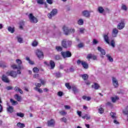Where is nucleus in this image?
Wrapping results in <instances>:
<instances>
[{
    "label": "nucleus",
    "mask_w": 128,
    "mask_h": 128,
    "mask_svg": "<svg viewBox=\"0 0 128 128\" xmlns=\"http://www.w3.org/2000/svg\"><path fill=\"white\" fill-rule=\"evenodd\" d=\"M82 98L84 100H86L88 101H89L90 100H92V98L90 97H88L86 96H83Z\"/></svg>",
    "instance_id": "nucleus-33"
},
{
    "label": "nucleus",
    "mask_w": 128,
    "mask_h": 128,
    "mask_svg": "<svg viewBox=\"0 0 128 128\" xmlns=\"http://www.w3.org/2000/svg\"><path fill=\"white\" fill-rule=\"evenodd\" d=\"M60 56L56 55L54 56V60H60Z\"/></svg>",
    "instance_id": "nucleus-46"
},
{
    "label": "nucleus",
    "mask_w": 128,
    "mask_h": 128,
    "mask_svg": "<svg viewBox=\"0 0 128 128\" xmlns=\"http://www.w3.org/2000/svg\"><path fill=\"white\" fill-rule=\"evenodd\" d=\"M108 60H109V62H114V58H112V56L110 54H107L106 56Z\"/></svg>",
    "instance_id": "nucleus-26"
},
{
    "label": "nucleus",
    "mask_w": 128,
    "mask_h": 128,
    "mask_svg": "<svg viewBox=\"0 0 128 128\" xmlns=\"http://www.w3.org/2000/svg\"><path fill=\"white\" fill-rule=\"evenodd\" d=\"M112 80L114 86L115 88H118V82L116 78L114 77H112Z\"/></svg>",
    "instance_id": "nucleus-10"
},
{
    "label": "nucleus",
    "mask_w": 128,
    "mask_h": 128,
    "mask_svg": "<svg viewBox=\"0 0 128 128\" xmlns=\"http://www.w3.org/2000/svg\"><path fill=\"white\" fill-rule=\"evenodd\" d=\"M72 44V42L70 40L66 41V39H64L62 42V46L64 48H68Z\"/></svg>",
    "instance_id": "nucleus-1"
},
{
    "label": "nucleus",
    "mask_w": 128,
    "mask_h": 128,
    "mask_svg": "<svg viewBox=\"0 0 128 128\" xmlns=\"http://www.w3.org/2000/svg\"><path fill=\"white\" fill-rule=\"evenodd\" d=\"M74 72V69L73 68H70V70L68 69L66 72Z\"/></svg>",
    "instance_id": "nucleus-41"
},
{
    "label": "nucleus",
    "mask_w": 128,
    "mask_h": 128,
    "mask_svg": "<svg viewBox=\"0 0 128 128\" xmlns=\"http://www.w3.org/2000/svg\"><path fill=\"white\" fill-rule=\"evenodd\" d=\"M16 62L18 64V68H22V60L20 59L16 60Z\"/></svg>",
    "instance_id": "nucleus-17"
},
{
    "label": "nucleus",
    "mask_w": 128,
    "mask_h": 128,
    "mask_svg": "<svg viewBox=\"0 0 128 128\" xmlns=\"http://www.w3.org/2000/svg\"><path fill=\"white\" fill-rule=\"evenodd\" d=\"M34 90H37V92H40V94H42V92H44V91L41 88H34Z\"/></svg>",
    "instance_id": "nucleus-32"
},
{
    "label": "nucleus",
    "mask_w": 128,
    "mask_h": 128,
    "mask_svg": "<svg viewBox=\"0 0 128 128\" xmlns=\"http://www.w3.org/2000/svg\"><path fill=\"white\" fill-rule=\"evenodd\" d=\"M122 113L125 116H128V109H126H126L124 110H122Z\"/></svg>",
    "instance_id": "nucleus-38"
},
{
    "label": "nucleus",
    "mask_w": 128,
    "mask_h": 128,
    "mask_svg": "<svg viewBox=\"0 0 128 128\" xmlns=\"http://www.w3.org/2000/svg\"><path fill=\"white\" fill-rule=\"evenodd\" d=\"M98 12L100 14H102L104 12V9L102 6L98 7Z\"/></svg>",
    "instance_id": "nucleus-27"
},
{
    "label": "nucleus",
    "mask_w": 128,
    "mask_h": 128,
    "mask_svg": "<svg viewBox=\"0 0 128 128\" xmlns=\"http://www.w3.org/2000/svg\"><path fill=\"white\" fill-rule=\"evenodd\" d=\"M58 14V10L56 8L53 9L52 12L48 14L49 18H52V16H54Z\"/></svg>",
    "instance_id": "nucleus-8"
},
{
    "label": "nucleus",
    "mask_w": 128,
    "mask_h": 128,
    "mask_svg": "<svg viewBox=\"0 0 128 128\" xmlns=\"http://www.w3.org/2000/svg\"><path fill=\"white\" fill-rule=\"evenodd\" d=\"M60 120H61V122H64L65 124H66L67 120L66 118L65 117L61 118L60 119Z\"/></svg>",
    "instance_id": "nucleus-43"
},
{
    "label": "nucleus",
    "mask_w": 128,
    "mask_h": 128,
    "mask_svg": "<svg viewBox=\"0 0 128 128\" xmlns=\"http://www.w3.org/2000/svg\"><path fill=\"white\" fill-rule=\"evenodd\" d=\"M14 90H15V92H16L20 93L22 94H24V92H22V89H20V88H18V86H16L14 88Z\"/></svg>",
    "instance_id": "nucleus-18"
},
{
    "label": "nucleus",
    "mask_w": 128,
    "mask_h": 128,
    "mask_svg": "<svg viewBox=\"0 0 128 128\" xmlns=\"http://www.w3.org/2000/svg\"><path fill=\"white\" fill-rule=\"evenodd\" d=\"M63 94H64V92H62L60 91L58 92V96H62Z\"/></svg>",
    "instance_id": "nucleus-53"
},
{
    "label": "nucleus",
    "mask_w": 128,
    "mask_h": 128,
    "mask_svg": "<svg viewBox=\"0 0 128 128\" xmlns=\"http://www.w3.org/2000/svg\"><path fill=\"white\" fill-rule=\"evenodd\" d=\"M55 122L54 119H51L50 120L48 121V126H54Z\"/></svg>",
    "instance_id": "nucleus-15"
},
{
    "label": "nucleus",
    "mask_w": 128,
    "mask_h": 128,
    "mask_svg": "<svg viewBox=\"0 0 128 128\" xmlns=\"http://www.w3.org/2000/svg\"><path fill=\"white\" fill-rule=\"evenodd\" d=\"M124 28V19L120 20V22L117 26L118 30H122Z\"/></svg>",
    "instance_id": "nucleus-9"
},
{
    "label": "nucleus",
    "mask_w": 128,
    "mask_h": 128,
    "mask_svg": "<svg viewBox=\"0 0 128 128\" xmlns=\"http://www.w3.org/2000/svg\"><path fill=\"white\" fill-rule=\"evenodd\" d=\"M40 76V74H35L33 76V78H38Z\"/></svg>",
    "instance_id": "nucleus-58"
},
{
    "label": "nucleus",
    "mask_w": 128,
    "mask_h": 128,
    "mask_svg": "<svg viewBox=\"0 0 128 128\" xmlns=\"http://www.w3.org/2000/svg\"><path fill=\"white\" fill-rule=\"evenodd\" d=\"M118 30L116 28H114L112 32V36L114 38H116L118 36Z\"/></svg>",
    "instance_id": "nucleus-13"
},
{
    "label": "nucleus",
    "mask_w": 128,
    "mask_h": 128,
    "mask_svg": "<svg viewBox=\"0 0 128 128\" xmlns=\"http://www.w3.org/2000/svg\"><path fill=\"white\" fill-rule=\"evenodd\" d=\"M40 82L41 84L44 86L46 84V80H42V79H40Z\"/></svg>",
    "instance_id": "nucleus-49"
},
{
    "label": "nucleus",
    "mask_w": 128,
    "mask_h": 128,
    "mask_svg": "<svg viewBox=\"0 0 128 128\" xmlns=\"http://www.w3.org/2000/svg\"><path fill=\"white\" fill-rule=\"evenodd\" d=\"M122 10H125L126 11L128 10V8L126 7V6L124 4H122V6L121 7Z\"/></svg>",
    "instance_id": "nucleus-37"
},
{
    "label": "nucleus",
    "mask_w": 128,
    "mask_h": 128,
    "mask_svg": "<svg viewBox=\"0 0 128 128\" xmlns=\"http://www.w3.org/2000/svg\"><path fill=\"white\" fill-rule=\"evenodd\" d=\"M11 67L12 68H13V70H16V68H18V66L16 64H13L11 66Z\"/></svg>",
    "instance_id": "nucleus-51"
},
{
    "label": "nucleus",
    "mask_w": 128,
    "mask_h": 128,
    "mask_svg": "<svg viewBox=\"0 0 128 128\" xmlns=\"http://www.w3.org/2000/svg\"><path fill=\"white\" fill-rule=\"evenodd\" d=\"M7 112H10V114L14 112V107L12 106H9L8 108H7Z\"/></svg>",
    "instance_id": "nucleus-21"
},
{
    "label": "nucleus",
    "mask_w": 128,
    "mask_h": 128,
    "mask_svg": "<svg viewBox=\"0 0 128 128\" xmlns=\"http://www.w3.org/2000/svg\"><path fill=\"white\" fill-rule=\"evenodd\" d=\"M16 38L18 40V42H19L20 44H22V42H24L22 38L19 37V36H17Z\"/></svg>",
    "instance_id": "nucleus-34"
},
{
    "label": "nucleus",
    "mask_w": 128,
    "mask_h": 128,
    "mask_svg": "<svg viewBox=\"0 0 128 128\" xmlns=\"http://www.w3.org/2000/svg\"><path fill=\"white\" fill-rule=\"evenodd\" d=\"M82 64V68H84V70H88V62H84V61H82V60H77V64L78 66H80V64Z\"/></svg>",
    "instance_id": "nucleus-3"
},
{
    "label": "nucleus",
    "mask_w": 128,
    "mask_h": 128,
    "mask_svg": "<svg viewBox=\"0 0 128 128\" xmlns=\"http://www.w3.org/2000/svg\"><path fill=\"white\" fill-rule=\"evenodd\" d=\"M106 105L109 106H112V102H108Z\"/></svg>",
    "instance_id": "nucleus-64"
},
{
    "label": "nucleus",
    "mask_w": 128,
    "mask_h": 128,
    "mask_svg": "<svg viewBox=\"0 0 128 128\" xmlns=\"http://www.w3.org/2000/svg\"><path fill=\"white\" fill-rule=\"evenodd\" d=\"M82 14L84 16H86V18H88L90 16V12L86 10H85L82 12Z\"/></svg>",
    "instance_id": "nucleus-16"
},
{
    "label": "nucleus",
    "mask_w": 128,
    "mask_h": 128,
    "mask_svg": "<svg viewBox=\"0 0 128 128\" xmlns=\"http://www.w3.org/2000/svg\"><path fill=\"white\" fill-rule=\"evenodd\" d=\"M17 126L20 128H24L26 126V125H24V124L21 123L20 122H18L17 124Z\"/></svg>",
    "instance_id": "nucleus-22"
},
{
    "label": "nucleus",
    "mask_w": 128,
    "mask_h": 128,
    "mask_svg": "<svg viewBox=\"0 0 128 128\" xmlns=\"http://www.w3.org/2000/svg\"><path fill=\"white\" fill-rule=\"evenodd\" d=\"M92 88H94V90H98L100 88V85L98 83H94V85H92Z\"/></svg>",
    "instance_id": "nucleus-24"
},
{
    "label": "nucleus",
    "mask_w": 128,
    "mask_h": 128,
    "mask_svg": "<svg viewBox=\"0 0 128 128\" xmlns=\"http://www.w3.org/2000/svg\"><path fill=\"white\" fill-rule=\"evenodd\" d=\"M77 114H78V116H80H80H82V112L78 111Z\"/></svg>",
    "instance_id": "nucleus-60"
},
{
    "label": "nucleus",
    "mask_w": 128,
    "mask_h": 128,
    "mask_svg": "<svg viewBox=\"0 0 128 128\" xmlns=\"http://www.w3.org/2000/svg\"><path fill=\"white\" fill-rule=\"evenodd\" d=\"M50 66L51 70H54L56 68V63L54 60H51L50 61Z\"/></svg>",
    "instance_id": "nucleus-14"
},
{
    "label": "nucleus",
    "mask_w": 128,
    "mask_h": 128,
    "mask_svg": "<svg viewBox=\"0 0 128 128\" xmlns=\"http://www.w3.org/2000/svg\"><path fill=\"white\" fill-rule=\"evenodd\" d=\"M98 44V41L96 39H94L93 40V42H92V44Z\"/></svg>",
    "instance_id": "nucleus-56"
},
{
    "label": "nucleus",
    "mask_w": 128,
    "mask_h": 128,
    "mask_svg": "<svg viewBox=\"0 0 128 128\" xmlns=\"http://www.w3.org/2000/svg\"><path fill=\"white\" fill-rule=\"evenodd\" d=\"M65 86H66L68 90H70L72 88V86L70 85V83H66Z\"/></svg>",
    "instance_id": "nucleus-39"
},
{
    "label": "nucleus",
    "mask_w": 128,
    "mask_h": 128,
    "mask_svg": "<svg viewBox=\"0 0 128 128\" xmlns=\"http://www.w3.org/2000/svg\"><path fill=\"white\" fill-rule=\"evenodd\" d=\"M104 110L102 108H100L98 109V112L99 114H102L103 112H104Z\"/></svg>",
    "instance_id": "nucleus-48"
},
{
    "label": "nucleus",
    "mask_w": 128,
    "mask_h": 128,
    "mask_svg": "<svg viewBox=\"0 0 128 128\" xmlns=\"http://www.w3.org/2000/svg\"><path fill=\"white\" fill-rule=\"evenodd\" d=\"M6 76H12V78H16L18 73L16 72L14 70H9L6 72Z\"/></svg>",
    "instance_id": "nucleus-5"
},
{
    "label": "nucleus",
    "mask_w": 128,
    "mask_h": 128,
    "mask_svg": "<svg viewBox=\"0 0 128 128\" xmlns=\"http://www.w3.org/2000/svg\"><path fill=\"white\" fill-rule=\"evenodd\" d=\"M64 108H66V110H70V106L68 105H66L64 106Z\"/></svg>",
    "instance_id": "nucleus-63"
},
{
    "label": "nucleus",
    "mask_w": 128,
    "mask_h": 128,
    "mask_svg": "<svg viewBox=\"0 0 128 128\" xmlns=\"http://www.w3.org/2000/svg\"><path fill=\"white\" fill-rule=\"evenodd\" d=\"M29 20L30 22L32 24H36L38 22V18L34 16V14H30L28 15Z\"/></svg>",
    "instance_id": "nucleus-4"
},
{
    "label": "nucleus",
    "mask_w": 128,
    "mask_h": 128,
    "mask_svg": "<svg viewBox=\"0 0 128 128\" xmlns=\"http://www.w3.org/2000/svg\"><path fill=\"white\" fill-rule=\"evenodd\" d=\"M6 90H12V87L10 86H8L6 87Z\"/></svg>",
    "instance_id": "nucleus-62"
},
{
    "label": "nucleus",
    "mask_w": 128,
    "mask_h": 128,
    "mask_svg": "<svg viewBox=\"0 0 128 128\" xmlns=\"http://www.w3.org/2000/svg\"><path fill=\"white\" fill-rule=\"evenodd\" d=\"M103 38H104V41L106 44H110V37H108V34H104L103 36Z\"/></svg>",
    "instance_id": "nucleus-12"
},
{
    "label": "nucleus",
    "mask_w": 128,
    "mask_h": 128,
    "mask_svg": "<svg viewBox=\"0 0 128 128\" xmlns=\"http://www.w3.org/2000/svg\"><path fill=\"white\" fill-rule=\"evenodd\" d=\"M15 100H16L17 102L22 101V96L18 95V94H16L14 96Z\"/></svg>",
    "instance_id": "nucleus-20"
},
{
    "label": "nucleus",
    "mask_w": 128,
    "mask_h": 128,
    "mask_svg": "<svg viewBox=\"0 0 128 128\" xmlns=\"http://www.w3.org/2000/svg\"><path fill=\"white\" fill-rule=\"evenodd\" d=\"M61 54L64 58H70L72 56V52L70 51L61 52Z\"/></svg>",
    "instance_id": "nucleus-7"
},
{
    "label": "nucleus",
    "mask_w": 128,
    "mask_h": 128,
    "mask_svg": "<svg viewBox=\"0 0 128 128\" xmlns=\"http://www.w3.org/2000/svg\"><path fill=\"white\" fill-rule=\"evenodd\" d=\"M35 86H36V87L35 88H40L42 86V84H40V83H38L36 84V83Z\"/></svg>",
    "instance_id": "nucleus-54"
},
{
    "label": "nucleus",
    "mask_w": 128,
    "mask_h": 128,
    "mask_svg": "<svg viewBox=\"0 0 128 128\" xmlns=\"http://www.w3.org/2000/svg\"><path fill=\"white\" fill-rule=\"evenodd\" d=\"M92 56L94 55H92V54H88L86 56L87 60H90L91 58H92Z\"/></svg>",
    "instance_id": "nucleus-42"
},
{
    "label": "nucleus",
    "mask_w": 128,
    "mask_h": 128,
    "mask_svg": "<svg viewBox=\"0 0 128 128\" xmlns=\"http://www.w3.org/2000/svg\"><path fill=\"white\" fill-rule=\"evenodd\" d=\"M62 30L64 32V34L66 36L70 34V33L74 34V32H76V30L74 28H72V29L68 30V27L66 26H63Z\"/></svg>",
    "instance_id": "nucleus-2"
},
{
    "label": "nucleus",
    "mask_w": 128,
    "mask_h": 128,
    "mask_svg": "<svg viewBox=\"0 0 128 128\" xmlns=\"http://www.w3.org/2000/svg\"><path fill=\"white\" fill-rule=\"evenodd\" d=\"M81 76L84 80H86L88 78V74H82Z\"/></svg>",
    "instance_id": "nucleus-25"
},
{
    "label": "nucleus",
    "mask_w": 128,
    "mask_h": 128,
    "mask_svg": "<svg viewBox=\"0 0 128 128\" xmlns=\"http://www.w3.org/2000/svg\"><path fill=\"white\" fill-rule=\"evenodd\" d=\"M72 90H73L74 94H78V90L76 88V86H72Z\"/></svg>",
    "instance_id": "nucleus-23"
},
{
    "label": "nucleus",
    "mask_w": 128,
    "mask_h": 128,
    "mask_svg": "<svg viewBox=\"0 0 128 128\" xmlns=\"http://www.w3.org/2000/svg\"><path fill=\"white\" fill-rule=\"evenodd\" d=\"M92 59L93 60H97L96 56V55H93L92 56Z\"/></svg>",
    "instance_id": "nucleus-59"
},
{
    "label": "nucleus",
    "mask_w": 128,
    "mask_h": 128,
    "mask_svg": "<svg viewBox=\"0 0 128 128\" xmlns=\"http://www.w3.org/2000/svg\"><path fill=\"white\" fill-rule=\"evenodd\" d=\"M8 30L10 32H11V34H14V28H12L11 26L8 27Z\"/></svg>",
    "instance_id": "nucleus-28"
},
{
    "label": "nucleus",
    "mask_w": 128,
    "mask_h": 128,
    "mask_svg": "<svg viewBox=\"0 0 128 128\" xmlns=\"http://www.w3.org/2000/svg\"><path fill=\"white\" fill-rule=\"evenodd\" d=\"M4 108H2V106L0 104V113L2 112Z\"/></svg>",
    "instance_id": "nucleus-61"
},
{
    "label": "nucleus",
    "mask_w": 128,
    "mask_h": 128,
    "mask_svg": "<svg viewBox=\"0 0 128 128\" xmlns=\"http://www.w3.org/2000/svg\"><path fill=\"white\" fill-rule=\"evenodd\" d=\"M56 48L57 52H62V47L60 46H56Z\"/></svg>",
    "instance_id": "nucleus-31"
},
{
    "label": "nucleus",
    "mask_w": 128,
    "mask_h": 128,
    "mask_svg": "<svg viewBox=\"0 0 128 128\" xmlns=\"http://www.w3.org/2000/svg\"><path fill=\"white\" fill-rule=\"evenodd\" d=\"M78 24L79 26H82L84 24V20L82 19H80L78 22Z\"/></svg>",
    "instance_id": "nucleus-35"
},
{
    "label": "nucleus",
    "mask_w": 128,
    "mask_h": 128,
    "mask_svg": "<svg viewBox=\"0 0 128 128\" xmlns=\"http://www.w3.org/2000/svg\"><path fill=\"white\" fill-rule=\"evenodd\" d=\"M118 100H120V98L118 96H116L115 97L112 98V102H116Z\"/></svg>",
    "instance_id": "nucleus-29"
},
{
    "label": "nucleus",
    "mask_w": 128,
    "mask_h": 128,
    "mask_svg": "<svg viewBox=\"0 0 128 128\" xmlns=\"http://www.w3.org/2000/svg\"><path fill=\"white\" fill-rule=\"evenodd\" d=\"M38 44V43L36 40L34 41L32 43V46H36Z\"/></svg>",
    "instance_id": "nucleus-47"
},
{
    "label": "nucleus",
    "mask_w": 128,
    "mask_h": 128,
    "mask_svg": "<svg viewBox=\"0 0 128 128\" xmlns=\"http://www.w3.org/2000/svg\"><path fill=\"white\" fill-rule=\"evenodd\" d=\"M2 82H6V84H8V82H10V80L5 74L2 76Z\"/></svg>",
    "instance_id": "nucleus-11"
},
{
    "label": "nucleus",
    "mask_w": 128,
    "mask_h": 128,
    "mask_svg": "<svg viewBox=\"0 0 128 128\" xmlns=\"http://www.w3.org/2000/svg\"><path fill=\"white\" fill-rule=\"evenodd\" d=\"M98 50L99 52H101L102 56L106 55V50H104L100 46L98 47Z\"/></svg>",
    "instance_id": "nucleus-19"
},
{
    "label": "nucleus",
    "mask_w": 128,
    "mask_h": 128,
    "mask_svg": "<svg viewBox=\"0 0 128 128\" xmlns=\"http://www.w3.org/2000/svg\"><path fill=\"white\" fill-rule=\"evenodd\" d=\"M115 43H114V40H112L110 42V45L113 47L114 48L115 46Z\"/></svg>",
    "instance_id": "nucleus-52"
},
{
    "label": "nucleus",
    "mask_w": 128,
    "mask_h": 128,
    "mask_svg": "<svg viewBox=\"0 0 128 128\" xmlns=\"http://www.w3.org/2000/svg\"><path fill=\"white\" fill-rule=\"evenodd\" d=\"M16 116H20V118H24V114L22 112H17Z\"/></svg>",
    "instance_id": "nucleus-36"
},
{
    "label": "nucleus",
    "mask_w": 128,
    "mask_h": 128,
    "mask_svg": "<svg viewBox=\"0 0 128 128\" xmlns=\"http://www.w3.org/2000/svg\"><path fill=\"white\" fill-rule=\"evenodd\" d=\"M10 102L12 104H18V102L15 101L12 98L10 100Z\"/></svg>",
    "instance_id": "nucleus-44"
},
{
    "label": "nucleus",
    "mask_w": 128,
    "mask_h": 128,
    "mask_svg": "<svg viewBox=\"0 0 128 128\" xmlns=\"http://www.w3.org/2000/svg\"><path fill=\"white\" fill-rule=\"evenodd\" d=\"M46 2L49 4H52V0H46Z\"/></svg>",
    "instance_id": "nucleus-57"
},
{
    "label": "nucleus",
    "mask_w": 128,
    "mask_h": 128,
    "mask_svg": "<svg viewBox=\"0 0 128 128\" xmlns=\"http://www.w3.org/2000/svg\"><path fill=\"white\" fill-rule=\"evenodd\" d=\"M116 113L113 112H111L110 113V116L112 118L116 120Z\"/></svg>",
    "instance_id": "nucleus-30"
},
{
    "label": "nucleus",
    "mask_w": 128,
    "mask_h": 128,
    "mask_svg": "<svg viewBox=\"0 0 128 128\" xmlns=\"http://www.w3.org/2000/svg\"><path fill=\"white\" fill-rule=\"evenodd\" d=\"M0 68H6V66L4 64V62H0Z\"/></svg>",
    "instance_id": "nucleus-45"
},
{
    "label": "nucleus",
    "mask_w": 128,
    "mask_h": 128,
    "mask_svg": "<svg viewBox=\"0 0 128 128\" xmlns=\"http://www.w3.org/2000/svg\"><path fill=\"white\" fill-rule=\"evenodd\" d=\"M36 54L39 60H43L44 56V52L42 50L38 49L36 50Z\"/></svg>",
    "instance_id": "nucleus-6"
},
{
    "label": "nucleus",
    "mask_w": 128,
    "mask_h": 128,
    "mask_svg": "<svg viewBox=\"0 0 128 128\" xmlns=\"http://www.w3.org/2000/svg\"><path fill=\"white\" fill-rule=\"evenodd\" d=\"M60 114L61 116H66V112L64 111H61L60 112Z\"/></svg>",
    "instance_id": "nucleus-55"
},
{
    "label": "nucleus",
    "mask_w": 128,
    "mask_h": 128,
    "mask_svg": "<svg viewBox=\"0 0 128 128\" xmlns=\"http://www.w3.org/2000/svg\"><path fill=\"white\" fill-rule=\"evenodd\" d=\"M34 72H40V70L38 69V68H33Z\"/></svg>",
    "instance_id": "nucleus-50"
},
{
    "label": "nucleus",
    "mask_w": 128,
    "mask_h": 128,
    "mask_svg": "<svg viewBox=\"0 0 128 128\" xmlns=\"http://www.w3.org/2000/svg\"><path fill=\"white\" fill-rule=\"evenodd\" d=\"M84 44L82 42H80L78 45V47L79 48H84Z\"/></svg>",
    "instance_id": "nucleus-40"
}]
</instances>
